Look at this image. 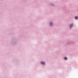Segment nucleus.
Listing matches in <instances>:
<instances>
[{"label": "nucleus", "instance_id": "obj_4", "mask_svg": "<svg viewBox=\"0 0 78 78\" xmlns=\"http://www.w3.org/2000/svg\"><path fill=\"white\" fill-rule=\"evenodd\" d=\"M64 59L66 60H67V58L66 57H65Z\"/></svg>", "mask_w": 78, "mask_h": 78}, {"label": "nucleus", "instance_id": "obj_2", "mask_svg": "<svg viewBox=\"0 0 78 78\" xmlns=\"http://www.w3.org/2000/svg\"><path fill=\"white\" fill-rule=\"evenodd\" d=\"M41 63L42 64H44V65L45 64V63L44 62H41Z\"/></svg>", "mask_w": 78, "mask_h": 78}, {"label": "nucleus", "instance_id": "obj_3", "mask_svg": "<svg viewBox=\"0 0 78 78\" xmlns=\"http://www.w3.org/2000/svg\"><path fill=\"white\" fill-rule=\"evenodd\" d=\"M75 19H78V17L77 16H76L75 17Z\"/></svg>", "mask_w": 78, "mask_h": 78}, {"label": "nucleus", "instance_id": "obj_5", "mask_svg": "<svg viewBox=\"0 0 78 78\" xmlns=\"http://www.w3.org/2000/svg\"><path fill=\"white\" fill-rule=\"evenodd\" d=\"M53 25V24L52 23H51L50 24V25L51 26H52Z\"/></svg>", "mask_w": 78, "mask_h": 78}, {"label": "nucleus", "instance_id": "obj_1", "mask_svg": "<svg viewBox=\"0 0 78 78\" xmlns=\"http://www.w3.org/2000/svg\"><path fill=\"white\" fill-rule=\"evenodd\" d=\"M73 26V24L70 25V28H71Z\"/></svg>", "mask_w": 78, "mask_h": 78}]
</instances>
